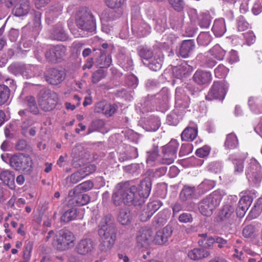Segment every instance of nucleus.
<instances>
[{
    "label": "nucleus",
    "instance_id": "52",
    "mask_svg": "<svg viewBox=\"0 0 262 262\" xmlns=\"http://www.w3.org/2000/svg\"><path fill=\"white\" fill-rule=\"evenodd\" d=\"M26 100L30 112L34 114H37L38 113V109L35 102V98L32 96H28L26 97Z\"/></svg>",
    "mask_w": 262,
    "mask_h": 262
},
{
    "label": "nucleus",
    "instance_id": "7",
    "mask_svg": "<svg viewBox=\"0 0 262 262\" xmlns=\"http://www.w3.org/2000/svg\"><path fill=\"white\" fill-rule=\"evenodd\" d=\"M169 93L168 90L163 88L162 90L155 96H148L145 98L143 105V108L145 111H150L155 109V105L159 103L162 104L168 101Z\"/></svg>",
    "mask_w": 262,
    "mask_h": 262
},
{
    "label": "nucleus",
    "instance_id": "34",
    "mask_svg": "<svg viewBox=\"0 0 262 262\" xmlns=\"http://www.w3.org/2000/svg\"><path fill=\"white\" fill-rule=\"evenodd\" d=\"M118 58L120 65L125 70L128 71L133 69V61L129 56L121 53L118 55Z\"/></svg>",
    "mask_w": 262,
    "mask_h": 262
},
{
    "label": "nucleus",
    "instance_id": "62",
    "mask_svg": "<svg viewBox=\"0 0 262 262\" xmlns=\"http://www.w3.org/2000/svg\"><path fill=\"white\" fill-rule=\"evenodd\" d=\"M15 133V123H10L5 129V134L7 138H12Z\"/></svg>",
    "mask_w": 262,
    "mask_h": 262
},
{
    "label": "nucleus",
    "instance_id": "53",
    "mask_svg": "<svg viewBox=\"0 0 262 262\" xmlns=\"http://www.w3.org/2000/svg\"><path fill=\"white\" fill-rule=\"evenodd\" d=\"M181 89H176V103L182 107H186L188 106V97L184 96V101H182L181 96L180 95Z\"/></svg>",
    "mask_w": 262,
    "mask_h": 262
},
{
    "label": "nucleus",
    "instance_id": "59",
    "mask_svg": "<svg viewBox=\"0 0 262 262\" xmlns=\"http://www.w3.org/2000/svg\"><path fill=\"white\" fill-rule=\"evenodd\" d=\"M162 205V203L160 201H155L148 203L146 207L149 210L150 212L153 215Z\"/></svg>",
    "mask_w": 262,
    "mask_h": 262
},
{
    "label": "nucleus",
    "instance_id": "21",
    "mask_svg": "<svg viewBox=\"0 0 262 262\" xmlns=\"http://www.w3.org/2000/svg\"><path fill=\"white\" fill-rule=\"evenodd\" d=\"M152 231L150 229L143 230L137 236V243L141 247H147L152 241Z\"/></svg>",
    "mask_w": 262,
    "mask_h": 262
},
{
    "label": "nucleus",
    "instance_id": "4",
    "mask_svg": "<svg viewBox=\"0 0 262 262\" xmlns=\"http://www.w3.org/2000/svg\"><path fill=\"white\" fill-rule=\"evenodd\" d=\"M75 237L68 230H61L54 237L52 242L53 247L58 251L67 250L74 246Z\"/></svg>",
    "mask_w": 262,
    "mask_h": 262
},
{
    "label": "nucleus",
    "instance_id": "46",
    "mask_svg": "<svg viewBox=\"0 0 262 262\" xmlns=\"http://www.w3.org/2000/svg\"><path fill=\"white\" fill-rule=\"evenodd\" d=\"M211 17L208 12L202 13L199 17V25L202 28H207L210 26Z\"/></svg>",
    "mask_w": 262,
    "mask_h": 262
},
{
    "label": "nucleus",
    "instance_id": "54",
    "mask_svg": "<svg viewBox=\"0 0 262 262\" xmlns=\"http://www.w3.org/2000/svg\"><path fill=\"white\" fill-rule=\"evenodd\" d=\"M124 170L126 172L133 175H137L140 172V166L138 164L134 163L125 166L124 167Z\"/></svg>",
    "mask_w": 262,
    "mask_h": 262
},
{
    "label": "nucleus",
    "instance_id": "23",
    "mask_svg": "<svg viewBox=\"0 0 262 262\" xmlns=\"http://www.w3.org/2000/svg\"><path fill=\"white\" fill-rule=\"evenodd\" d=\"M192 70V67L184 61L180 65L174 67L172 72L175 77L180 79L189 75Z\"/></svg>",
    "mask_w": 262,
    "mask_h": 262
},
{
    "label": "nucleus",
    "instance_id": "32",
    "mask_svg": "<svg viewBox=\"0 0 262 262\" xmlns=\"http://www.w3.org/2000/svg\"><path fill=\"white\" fill-rule=\"evenodd\" d=\"M159 156V150L157 146L153 147L146 152V162L148 166L152 167L155 165L156 161Z\"/></svg>",
    "mask_w": 262,
    "mask_h": 262
},
{
    "label": "nucleus",
    "instance_id": "9",
    "mask_svg": "<svg viewBox=\"0 0 262 262\" xmlns=\"http://www.w3.org/2000/svg\"><path fill=\"white\" fill-rule=\"evenodd\" d=\"M67 49L62 45H57L48 48L45 53L48 62L55 64L60 62L66 55Z\"/></svg>",
    "mask_w": 262,
    "mask_h": 262
},
{
    "label": "nucleus",
    "instance_id": "6",
    "mask_svg": "<svg viewBox=\"0 0 262 262\" xmlns=\"http://www.w3.org/2000/svg\"><path fill=\"white\" fill-rule=\"evenodd\" d=\"M98 233L101 237V243L99 246L101 252H106L110 250L114 245L116 239V231L111 227L107 230L106 228L99 229Z\"/></svg>",
    "mask_w": 262,
    "mask_h": 262
},
{
    "label": "nucleus",
    "instance_id": "42",
    "mask_svg": "<svg viewBox=\"0 0 262 262\" xmlns=\"http://www.w3.org/2000/svg\"><path fill=\"white\" fill-rule=\"evenodd\" d=\"M215 185V182L214 181L205 180L198 186V189L200 193L203 194L212 189Z\"/></svg>",
    "mask_w": 262,
    "mask_h": 262
},
{
    "label": "nucleus",
    "instance_id": "30",
    "mask_svg": "<svg viewBox=\"0 0 262 262\" xmlns=\"http://www.w3.org/2000/svg\"><path fill=\"white\" fill-rule=\"evenodd\" d=\"M212 31L216 37H221L226 31L225 20L223 18L216 19L214 21Z\"/></svg>",
    "mask_w": 262,
    "mask_h": 262
},
{
    "label": "nucleus",
    "instance_id": "16",
    "mask_svg": "<svg viewBox=\"0 0 262 262\" xmlns=\"http://www.w3.org/2000/svg\"><path fill=\"white\" fill-rule=\"evenodd\" d=\"M50 37L52 39L65 41L68 38V35L64 30L62 24L58 23L55 25L50 31Z\"/></svg>",
    "mask_w": 262,
    "mask_h": 262
},
{
    "label": "nucleus",
    "instance_id": "55",
    "mask_svg": "<svg viewBox=\"0 0 262 262\" xmlns=\"http://www.w3.org/2000/svg\"><path fill=\"white\" fill-rule=\"evenodd\" d=\"M84 178V175L83 174L82 171L80 169L72 173L70 177H68L67 179H69L70 182L72 184H76Z\"/></svg>",
    "mask_w": 262,
    "mask_h": 262
},
{
    "label": "nucleus",
    "instance_id": "13",
    "mask_svg": "<svg viewBox=\"0 0 262 262\" xmlns=\"http://www.w3.org/2000/svg\"><path fill=\"white\" fill-rule=\"evenodd\" d=\"M94 249V243L90 238L81 239L75 247L76 252L81 255L90 253Z\"/></svg>",
    "mask_w": 262,
    "mask_h": 262
},
{
    "label": "nucleus",
    "instance_id": "51",
    "mask_svg": "<svg viewBox=\"0 0 262 262\" xmlns=\"http://www.w3.org/2000/svg\"><path fill=\"white\" fill-rule=\"evenodd\" d=\"M125 0H105L106 5L112 9H118L124 5Z\"/></svg>",
    "mask_w": 262,
    "mask_h": 262
},
{
    "label": "nucleus",
    "instance_id": "41",
    "mask_svg": "<svg viewBox=\"0 0 262 262\" xmlns=\"http://www.w3.org/2000/svg\"><path fill=\"white\" fill-rule=\"evenodd\" d=\"M210 53L213 57L221 60L224 59L226 51L220 45H216L210 49Z\"/></svg>",
    "mask_w": 262,
    "mask_h": 262
},
{
    "label": "nucleus",
    "instance_id": "3",
    "mask_svg": "<svg viewBox=\"0 0 262 262\" xmlns=\"http://www.w3.org/2000/svg\"><path fill=\"white\" fill-rule=\"evenodd\" d=\"M76 24L77 27L86 34L93 33L96 30V23L94 17L90 11L85 10L79 11L76 15Z\"/></svg>",
    "mask_w": 262,
    "mask_h": 262
},
{
    "label": "nucleus",
    "instance_id": "27",
    "mask_svg": "<svg viewBox=\"0 0 262 262\" xmlns=\"http://www.w3.org/2000/svg\"><path fill=\"white\" fill-rule=\"evenodd\" d=\"M0 179L11 189L15 188V174L10 171H5L0 174Z\"/></svg>",
    "mask_w": 262,
    "mask_h": 262
},
{
    "label": "nucleus",
    "instance_id": "44",
    "mask_svg": "<svg viewBox=\"0 0 262 262\" xmlns=\"http://www.w3.org/2000/svg\"><path fill=\"white\" fill-rule=\"evenodd\" d=\"M97 64L101 69L109 67L112 62L111 56L101 54L97 59Z\"/></svg>",
    "mask_w": 262,
    "mask_h": 262
},
{
    "label": "nucleus",
    "instance_id": "5",
    "mask_svg": "<svg viewBox=\"0 0 262 262\" xmlns=\"http://www.w3.org/2000/svg\"><path fill=\"white\" fill-rule=\"evenodd\" d=\"M246 175L249 183L257 186L262 180V168L259 163L254 159H252L246 170Z\"/></svg>",
    "mask_w": 262,
    "mask_h": 262
},
{
    "label": "nucleus",
    "instance_id": "63",
    "mask_svg": "<svg viewBox=\"0 0 262 262\" xmlns=\"http://www.w3.org/2000/svg\"><path fill=\"white\" fill-rule=\"evenodd\" d=\"M117 108L118 106L116 104H111L106 102L103 114L105 115L111 116L116 112Z\"/></svg>",
    "mask_w": 262,
    "mask_h": 262
},
{
    "label": "nucleus",
    "instance_id": "17",
    "mask_svg": "<svg viewBox=\"0 0 262 262\" xmlns=\"http://www.w3.org/2000/svg\"><path fill=\"white\" fill-rule=\"evenodd\" d=\"M82 211L80 213V210L77 208H72L66 211L61 215L60 220L62 222L68 223L75 220H81L83 218Z\"/></svg>",
    "mask_w": 262,
    "mask_h": 262
},
{
    "label": "nucleus",
    "instance_id": "40",
    "mask_svg": "<svg viewBox=\"0 0 262 262\" xmlns=\"http://www.w3.org/2000/svg\"><path fill=\"white\" fill-rule=\"evenodd\" d=\"M138 156L137 148L135 147L129 146L124 154L120 155V161H125L132 159H135Z\"/></svg>",
    "mask_w": 262,
    "mask_h": 262
},
{
    "label": "nucleus",
    "instance_id": "20",
    "mask_svg": "<svg viewBox=\"0 0 262 262\" xmlns=\"http://www.w3.org/2000/svg\"><path fill=\"white\" fill-rule=\"evenodd\" d=\"M73 196L69 200L70 204L73 206H83L88 204L90 201V197L87 194H82L81 192L71 193Z\"/></svg>",
    "mask_w": 262,
    "mask_h": 262
},
{
    "label": "nucleus",
    "instance_id": "11",
    "mask_svg": "<svg viewBox=\"0 0 262 262\" xmlns=\"http://www.w3.org/2000/svg\"><path fill=\"white\" fill-rule=\"evenodd\" d=\"M57 102V95L55 93L45 91L41 93L38 99L40 107L43 111H52Z\"/></svg>",
    "mask_w": 262,
    "mask_h": 262
},
{
    "label": "nucleus",
    "instance_id": "56",
    "mask_svg": "<svg viewBox=\"0 0 262 262\" xmlns=\"http://www.w3.org/2000/svg\"><path fill=\"white\" fill-rule=\"evenodd\" d=\"M227 69L223 64H219L214 70V74L216 77L222 78L226 76L228 72Z\"/></svg>",
    "mask_w": 262,
    "mask_h": 262
},
{
    "label": "nucleus",
    "instance_id": "37",
    "mask_svg": "<svg viewBox=\"0 0 262 262\" xmlns=\"http://www.w3.org/2000/svg\"><path fill=\"white\" fill-rule=\"evenodd\" d=\"M94 186L93 183L91 181H86L76 186L73 191L69 192V195L75 192H85L91 190Z\"/></svg>",
    "mask_w": 262,
    "mask_h": 262
},
{
    "label": "nucleus",
    "instance_id": "64",
    "mask_svg": "<svg viewBox=\"0 0 262 262\" xmlns=\"http://www.w3.org/2000/svg\"><path fill=\"white\" fill-rule=\"evenodd\" d=\"M140 36H145L149 34L150 28L146 24L140 25L137 30H136Z\"/></svg>",
    "mask_w": 262,
    "mask_h": 262
},
{
    "label": "nucleus",
    "instance_id": "45",
    "mask_svg": "<svg viewBox=\"0 0 262 262\" xmlns=\"http://www.w3.org/2000/svg\"><path fill=\"white\" fill-rule=\"evenodd\" d=\"M212 40V37L208 32H201L198 37L197 41L202 46H207Z\"/></svg>",
    "mask_w": 262,
    "mask_h": 262
},
{
    "label": "nucleus",
    "instance_id": "38",
    "mask_svg": "<svg viewBox=\"0 0 262 262\" xmlns=\"http://www.w3.org/2000/svg\"><path fill=\"white\" fill-rule=\"evenodd\" d=\"M30 10L29 0H19L17 4V17L26 15Z\"/></svg>",
    "mask_w": 262,
    "mask_h": 262
},
{
    "label": "nucleus",
    "instance_id": "10",
    "mask_svg": "<svg viewBox=\"0 0 262 262\" xmlns=\"http://www.w3.org/2000/svg\"><path fill=\"white\" fill-rule=\"evenodd\" d=\"M228 89V85L225 82L222 81H214L206 96V99L209 100L213 99L223 100L225 98Z\"/></svg>",
    "mask_w": 262,
    "mask_h": 262
},
{
    "label": "nucleus",
    "instance_id": "33",
    "mask_svg": "<svg viewBox=\"0 0 262 262\" xmlns=\"http://www.w3.org/2000/svg\"><path fill=\"white\" fill-rule=\"evenodd\" d=\"M132 216L128 208H122L118 216V221L122 225H127L131 222Z\"/></svg>",
    "mask_w": 262,
    "mask_h": 262
},
{
    "label": "nucleus",
    "instance_id": "25",
    "mask_svg": "<svg viewBox=\"0 0 262 262\" xmlns=\"http://www.w3.org/2000/svg\"><path fill=\"white\" fill-rule=\"evenodd\" d=\"M161 122L159 118L155 116H150L145 121L143 128L148 132H155L160 127Z\"/></svg>",
    "mask_w": 262,
    "mask_h": 262
},
{
    "label": "nucleus",
    "instance_id": "49",
    "mask_svg": "<svg viewBox=\"0 0 262 262\" xmlns=\"http://www.w3.org/2000/svg\"><path fill=\"white\" fill-rule=\"evenodd\" d=\"M262 210V198H259L254 204L250 211V214L253 218L258 216Z\"/></svg>",
    "mask_w": 262,
    "mask_h": 262
},
{
    "label": "nucleus",
    "instance_id": "14",
    "mask_svg": "<svg viewBox=\"0 0 262 262\" xmlns=\"http://www.w3.org/2000/svg\"><path fill=\"white\" fill-rule=\"evenodd\" d=\"M32 160L31 157L26 154H17V170H21L28 172L31 170Z\"/></svg>",
    "mask_w": 262,
    "mask_h": 262
},
{
    "label": "nucleus",
    "instance_id": "50",
    "mask_svg": "<svg viewBox=\"0 0 262 262\" xmlns=\"http://www.w3.org/2000/svg\"><path fill=\"white\" fill-rule=\"evenodd\" d=\"M194 192V187L184 186L180 193V196L184 201L190 198Z\"/></svg>",
    "mask_w": 262,
    "mask_h": 262
},
{
    "label": "nucleus",
    "instance_id": "29",
    "mask_svg": "<svg viewBox=\"0 0 262 262\" xmlns=\"http://www.w3.org/2000/svg\"><path fill=\"white\" fill-rule=\"evenodd\" d=\"M169 209L165 208L160 211L154 219L153 223L155 225H163L166 223L170 215Z\"/></svg>",
    "mask_w": 262,
    "mask_h": 262
},
{
    "label": "nucleus",
    "instance_id": "39",
    "mask_svg": "<svg viewBox=\"0 0 262 262\" xmlns=\"http://www.w3.org/2000/svg\"><path fill=\"white\" fill-rule=\"evenodd\" d=\"M10 96V90L4 84H0V106L7 102Z\"/></svg>",
    "mask_w": 262,
    "mask_h": 262
},
{
    "label": "nucleus",
    "instance_id": "2",
    "mask_svg": "<svg viewBox=\"0 0 262 262\" xmlns=\"http://www.w3.org/2000/svg\"><path fill=\"white\" fill-rule=\"evenodd\" d=\"M225 194L224 190L217 189L201 200L199 204V209L201 213L204 216H210Z\"/></svg>",
    "mask_w": 262,
    "mask_h": 262
},
{
    "label": "nucleus",
    "instance_id": "1",
    "mask_svg": "<svg viewBox=\"0 0 262 262\" xmlns=\"http://www.w3.org/2000/svg\"><path fill=\"white\" fill-rule=\"evenodd\" d=\"M135 186H130L128 183L118 184L114 191L113 200L116 206H119L123 202L126 205H140L143 201L137 194Z\"/></svg>",
    "mask_w": 262,
    "mask_h": 262
},
{
    "label": "nucleus",
    "instance_id": "18",
    "mask_svg": "<svg viewBox=\"0 0 262 262\" xmlns=\"http://www.w3.org/2000/svg\"><path fill=\"white\" fill-rule=\"evenodd\" d=\"M234 207L230 204H226L220 210L218 217L222 222H230L234 217Z\"/></svg>",
    "mask_w": 262,
    "mask_h": 262
},
{
    "label": "nucleus",
    "instance_id": "36",
    "mask_svg": "<svg viewBox=\"0 0 262 262\" xmlns=\"http://www.w3.org/2000/svg\"><path fill=\"white\" fill-rule=\"evenodd\" d=\"M199 236L202 238L199 241V244L205 248L211 247L215 243V237L208 236L207 233L200 234Z\"/></svg>",
    "mask_w": 262,
    "mask_h": 262
},
{
    "label": "nucleus",
    "instance_id": "57",
    "mask_svg": "<svg viewBox=\"0 0 262 262\" xmlns=\"http://www.w3.org/2000/svg\"><path fill=\"white\" fill-rule=\"evenodd\" d=\"M139 54L141 58L146 60H148L152 57L153 52L150 49L145 47L140 49Z\"/></svg>",
    "mask_w": 262,
    "mask_h": 262
},
{
    "label": "nucleus",
    "instance_id": "19",
    "mask_svg": "<svg viewBox=\"0 0 262 262\" xmlns=\"http://www.w3.org/2000/svg\"><path fill=\"white\" fill-rule=\"evenodd\" d=\"M151 188V181L149 178H146L140 182L138 190V195L144 202V199L147 198L150 192Z\"/></svg>",
    "mask_w": 262,
    "mask_h": 262
},
{
    "label": "nucleus",
    "instance_id": "15",
    "mask_svg": "<svg viewBox=\"0 0 262 262\" xmlns=\"http://www.w3.org/2000/svg\"><path fill=\"white\" fill-rule=\"evenodd\" d=\"M172 233V227L165 226L163 229L158 231L154 238V242L158 245H163L168 241Z\"/></svg>",
    "mask_w": 262,
    "mask_h": 262
},
{
    "label": "nucleus",
    "instance_id": "61",
    "mask_svg": "<svg viewBox=\"0 0 262 262\" xmlns=\"http://www.w3.org/2000/svg\"><path fill=\"white\" fill-rule=\"evenodd\" d=\"M105 77V74L103 70L99 69L95 72L92 75V82L94 83L98 82Z\"/></svg>",
    "mask_w": 262,
    "mask_h": 262
},
{
    "label": "nucleus",
    "instance_id": "26",
    "mask_svg": "<svg viewBox=\"0 0 262 262\" xmlns=\"http://www.w3.org/2000/svg\"><path fill=\"white\" fill-rule=\"evenodd\" d=\"M210 255L208 251L202 248H194L188 252L189 258L194 260H198L208 257Z\"/></svg>",
    "mask_w": 262,
    "mask_h": 262
},
{
    "label": "nucleus",
    "instance_id": "24",
    "mask_svg": "<svg viewBox=\"0 0 262 262\" xmlns=\"http://www.w3.org/2000/svg\"><path fill=\"white\" fill-rule=\"evenodd\" d=\"M194 47L195 43L193 40L189 39L184 40L180 48V55L184 58L188 57L194 50Z\"/></svg>",
    "mask_w": 262,
    "mask_h": 262
},
{
    "label": "nucleus",
    "instance_id": "60",
    "mask_svg": "<svg viewBox=\"0 0 262 262\" xmlns=\"http://www.w3.org/2000/svg\"><path fill=\"white\" fill-rule=\"evenodd\" d=\"M255 227L253 225L246 226L243 230V235L246 238L252 237L255 233Z\"/></svg>",
    "mask_w": 262,
    "mask_h": 262
},
{
    "label": "nucleus",
    "instance_id": "47",
    "mask_svg": "<svg viewBox=\"0 0 262 262\" xmlns=\"http://www.w3.org/2000/svg\"><path fill=\"white\" fill-rule=\"evenodd\" d=\"M163 63V59L161 57H155L154 59H151L148 63H144V64H146L148 68L155 71H157L159 70L162 65Z\"/></svg>",
    "mask_w": 262,
    "mask_h": 262
},
{
    "label": "nucleus",
    "instance_id": "22",
    "mask_svg": "<svg viewBox=\"0 0 262 262\" xmlns=\"http://www.w3.org/2000/svg\"><path fill=\"white\" fill-rule=\"evenodd\" d=\"M193 78L195 83L203 85L210 83L212 76L210 72L197 70L193 75Z\"/></svg>",
    "mask_w": 262,
    "mask_h": 262
},
{
    "label": "nucleus",
    "instance_id": "12",
    "mask_svg": "<svg viewBox=\"0 0 262 262\" xmlns=\"http://www.w3.org/2000/svg\"><path fill=\"white\" fill-rule=\"evenodd\" d=\"M65 73L58 69H50L46 75V81L51 84L57 85L60 83L65 78Z\"/></svg>",
    "mask_w": 262,
    "mask_h": 262
},
{
    "label": "nucleus",
    "instance_id": "8",
    "mask_svg": "<svg viewBox=\"0 0 262 262\" xmlns=\"http://www.w3.org/2000/svg\"><path fill=\"white\" fill-rule=\"evenodd\" d=\"M179 143L176 140H171L166 145L162 147V158L160 163L169 165L172 163L177 158Z\"/></svg>",
    "mask_w": 262,
    "mask_h": 262
},
{
    "label": "nucleus",
    "instance_id": "28",
    "mask_svg": "<svg viewBox=\"0 0 262 262\" xmlns=\"http://www.w3.org/2000/svg\"><path fill=\"white\" fill-rule=\"evenodd\" d=\"M62 7L60 5H56L51 7L46 13V20L48 24H50L52 21L61 14Z\"/></svg>",
    "mask_w": 262,
    "mask_h": 262
},
{
    "label": "nucleus",
    "instance_id": "48",
    "mask_svg": "<svg viewBox=\"0 0 262 262\" xmlns=\"http://www.w3.org/2000/svg\"><path fill=\"white\" fill-rule=\"evenodd\" d=\"M99 227V229H102L104 228V229L106 228L107 230L112 227L116 231V229L114 224L113 223L112 216L110 215H106L102 218L100 223Z\"/></svg>",
    "mask_w": 262,
    "mask_h": 262
},
{
    "label": "nucleus",
    "instance_id": "31",
    "mask_svg": "<svg viewBox=\"0 0 262 262\" xmlns=\"http://www.w3.org/2000/svg\"><path fill=\"white\" fill-rule=\"evenodd\" d=\"M198 135V129L195 127H187L181 134L183 141H192L195 139Z\"/></svg>",
    "mask_w": 262,
    "mask_h": 262
},
{
    "label": "nucleus",
    "instance_id": "35",
    "mask_svg": "<svg viewBox=\"0 0 262 262\" xmlns=\"http://www.w3.org/2000/svg\"><path fill=\"white\" fill-rule=\"evenodd\" d=\"M238 144L237 138L235 134L230 133L227 135L224 143V146L226 148L228 149H234L238 146Z\"/></svg>",
    "mask_w": 262,
    "mask_h": 262
},
{
    "label": "nucleus",
    "instance_id": "58",
    "mask_svg": "<svg viewBox=\"0 0 262 262\" xmlns=\"http://www.w3.org/2000/svg\"><path fill=\"white\" fill-rule=\"evenodd\" d=\"M253 201V197L249 194L243 196L239 201L238 205L249 208Z\"/></svg>",
    "mask_w": 262,
    "mask_h": 262
},
{
    "label": "nucleus",
    "instance_id": "43",
    "mask_svg": "<svg viewBox=\"0 0 262 262\" xmlns=\"http://www.w3.org/2000/svg\"><path fill=\"white\" fill-rule=\"evenodd\" d=\"M229 159L231 160L234 165V173L238 174L243 172L244 170V160L241 159L234 158L233 156H230Z\"/></svg>",
    "mask_w": 262,
    "mask_h": 262
}]
</instances>
